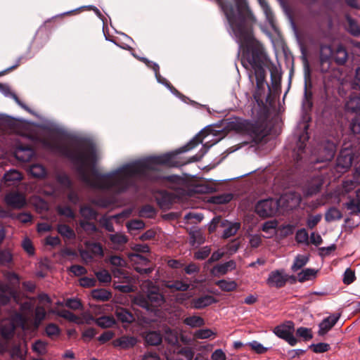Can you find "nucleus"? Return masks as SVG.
<instances>
[{
	"label": "nucleus",
	"mask_w": 360,
	"mask_h": 360,
	"mask_svg": "<svg viewBox=\"0 0 360 360\" xmlns=\"http://www.w3.org/2000/svg\"><path fill=\"white\" fill-rule=\"evenodd\" d=\"M32 139L44 148L70 159L77 165L81 181L94 188L123 191L136 178L157 181L159 166H174L172 155L163 154L127 165L111 174H101L94 168L97 155L93 147L85 146L72 149L56 136L45 131L37 133Z\"/></svg>",
	"instance_id": "f257e3e1"
},
{
	"label": "nucleus",
	"mask_w": 360,
	"mask_h": 360,
	"mask_svg": "<svg viewBox=\"0 0 360 360\" xmlns=\"http://www.w3.org/2000/svg\"><path fill=\"white\" fill-rule=\"evenodd\" d=\"M95 323L102 328H108L112 327L115 324V320L112 316H103L96 319Z\"/></svg>",
	"instance_id": "c85d7f7f"
},
{
	"label": "nucleus",
	"mask_w": 360,
	"mask_h": 360,
	"mask_svg": "<svg viewBox=\"0 0 360 360\" xmlns=\"http://www.w3.org/2000/svg\"><path fill=\"white\" fill-rule=\"evenodd\" d=\"M194 336L198 339H207L212 336L215 337L216 333L213 332L211 329L204 328L195 331Z\"/></svg>",
	"instance_id": "09e8293b"
},
{
	"label": "nucleus",
	"mask_w": 360,
	"mask_h": 360,
	"mask_svg": "<svg viewBox=\"0 0 360 360\" xmlns=\"http://www.w3.org/2000/svg\"><path fill=\"white\" fill-rule=\"evenodd\" d=\"M148 302L149 301L147 295H145L143 294L137 295L133 300L134 304L142 308L146 309L147 310H151Z\"/></svg>",
	"instance_id": "4c0bfd02"
},
{
	"label": "nucleus",
	"mask_w": 360,
	"mask_h": 360,
	"mask_svg": "<svg viewBox=\"0 0 360 360\" xmlns=\"http://www.w3.org/2000/svg\"><path fill=\"white\" fill-rule=\"evenodd\" d=\"M143 338L148 345L153 346L159 345L162 340V335L157 331L147 332L143 335Z\"/></svg>",
	"instance_id": "5701e85b"
},
{
	"label": "nucleus",
	"mask_w": 360,
	"mask_h": 360,
	"mask_svg": "<svg viewBox=\"0 0 360 360\" xmlns=\"http://www.w3.org/2000/svg\"><path fill=\"white\" fill-rule=\"evenodd\" d=\"M79 224H80V226L86 232H87L89 233H94L97 230L96 226L94 223L89 222L88 221H85V220L81 221Z\"/></svg>",
	"instance_id": "774afa93"
},
{
	"label": "nucleus",
	"mask_w": 360,
	"mask_h": 360,
	"mask_svg": "<svg viewBox=\"0 0 360 360\" xmlns=\"http://www.w3.org/2000/svg\"><path fill=\"white\" fill-rule=\"evenodd\" d=\"M56 210L59 214L66 217L74 219L75 217L73 210L69 206H58Z\"/></svg>",
	"instance_id": "13d9d810"
},
{
	"label": "nucleus",
	"mask_w": 360,
	"mask_h": 360,
	"mask_svg": "<svg viewBox=\"0 0 360 360\" xmlns=\"http://www.w3.org/2000/svg\"><path fill=\"white\" fill-rule=\"evenodd\" d=\"M224 11L229 23L238 39L240 44H245L240 55V62L243 68L248 72V78L254 84L255 79V90L253 93L255 101L258 105L263 103L265 94L266 72L264 68L269 61L262 46L256 41L252 35V29L248 22L254 20L245 0H234L238 13V20H236L233 6L224 3L223 0H216Z\"/></svg>",
	"instance_id": "f03ea898"
},
{
	"label": "nucleus",
	"mask_w": 360,
	"mask_h": 360,
	"mask_svg": "<svg viewBox=\"0 0 360 360\" xmlns=\"http://www.w3.org/2000/svg\"><path fill=\"white\" fill-rule=\"evenodd\" d=\"M236 262L230 260L224 264H217L211 269V274L214 276H220L225 275L228 271L235 269Z\"/></svg>",
	"instance_id": "f3484780"
},
{
	"label": "nucleus",
	"mask_w": 360,
	"mask_h": 360,
	"mask_svg": "<svg viewBox=\"0 0 360 360\" xmlns=\"http://www.w3.org/2000/svg\"><path fill=\"white\" fill-rule=\"evenodd\" d=\"M22 178V176L21 173L15 169L10 170L9 172H6L4 176L6 183L11 182L12 184L20 181Z\"/></svg>",
	"instance_id": "c9c22d12"
},
{
	"label": "nucleus",
	"mask_w": 360,
	"mask_h": 360,
	"mask_svg": "<svg viewBox=\"0 0 360 360\" xmlns=\"http://www.w3.org/2000/svg\"><path fill=\"white\" fill-rule=\"evenodd\" d=\"M143 288L148 287V288L147 292V297L151 310H153L155 307H160L165 302L164 296L159 292L158 288L155 285H153L151 281H146L143 284Z\"/></svg>",
	"instance_id": "1a4fd4ad"
},
{
	"label": "nucleus",
	"mask_w": 360,
	"mask_h": 360,
	"mask_svg": "<svg viewBox=\"0 0 360 360\" xmlns=\"http://www.w3.org/2000/svg\"><path fill=\"white\" fill-rule=\"evenodd\" d=\"M139 214L143 217L152 218L155 216V211L152 206L146 205L140 210Z\"/></svg>",
	"instance_id": "052dcab7"
},
{
	"label": "nucleus",
	"mask_w": 360,
	"mask_h": 360,
	"mask_svg": "<svg viewBox=\"0 0 360 360\" xmlns=\"http://www.w3.org/2000/svg\"><path fill=\"white\" fill-rule=\"evenodd\" d=\"M274 333L279 338L286 341L290 346H295L297 340L294 336L295 323L292 321H286L276 326Z\"/></svg>",
	"instance_id": "6e6552de"
},
{
	"label": "nucleus",
	"mask_w": 360,
	"mask_h": 360,
	"mask_svg": "<svg viewBox=\"0 0 360 360\" xmlns=\"http://www.w3.org/2000/svg\"><path fill=\"white\" fill-rule=\"evenodd\" d=\"M86 248L93 255L103 257V250L102 245L98 243H86Z\"/></svg>",
	"instance_id": "c03bdc74"
},
{
	"label": "nucleus",
	"mask_w": 360,
	"mask_h": 360,
	"mask_svg": "<svg viewBox=\"0 0 360 360\" xmlns=\"http://www.w3.org/2000/svg\"><path fill=\"white\" fill-rule=\"evenodd\" d=\"M231 127L238 133L249 136L256 143L260 142L266 135L262 124L246 120L236 119L231 122Z\"/></svg>",
	"instance_id": "423d86ee"
},
{
	"label": "nucleus",
	"mask_w": 360,
	"mask_h": 360,
	"mask_svg": "<svg viewBox=\"0 0 360 360\" xmlns=\"http://www.w3.org/2000/svg\"><path fill=\"white\" fill-rule=\"evenodd\" d=\"M164 334L165 340L169 344L174 345L178 343V333L175 330L167 326L164 330Z\"/></svg>",
	"instance_id": "72a5a7b5"
},
{
	"label": "nucleus",
	"mask_w": 360,
	"mask_h": 360,
	"mask_svg": "<svg viewBox=\"0 0 360 360\" xmlns=\"http://www.w3.org/2000/svg\"><path fill=\"white\" fill-rule=\"evenodd\" d=\"M184 323L191 328H198L205 325L204 319L199 316H191L184 319Z\"/></svg>",
	"instance_id": "c756f323"
},
{
	"label": "nucleus",
	"mask_w": 360,
	"mask_h": 360,
	"mask_svg": "<svg viewBox=\"0 0 360 360\" xmlns=\"http://www.w3.org/2000/svg\"><path fill=\"white\" fill-rule=\"evenodd\" d=\"M30 174L37 178H42L46 175V169L44 167L39 164H34L30 167Z\"/></svg>",
	"instance_id": "e433bc0d"
},
{
	"label": "nucleus",
	"mask_w": 360,
	"mask_h": 360,
	"mask_svg": "<svg viewBox=\"0 0 360 360\" xmlns=\"http://www.w3.org/2000/svg\"><path fill=\"white\" fill-rule=\"evenodd\" d=\"M249 347L257 354H264L267 352V348L257 341H252L248 344Z\"/></svg>",
	"instance_id": "680f3d73"
},
{
	"label": "nucleus",
	"mask_w": 360,
	"mask_h": 360,
	"mask_svg": "<svg viewBox=\"0 0 360 360\" xmlns=\"http://www.w3.org/2000/svg\"><path fill=\"white\" fill-rule=\"evenodd\" d=\"M211 252V248L209 246H205L198 250L194 254V258L196 259H205Z\"/></svg>",
	"instance_id": "4d7b16f0"
},
{
	"label": "nucleus",
	"mask_w": 360,
	"mask_h": 360,
	"mask_svg": "<svg viewBox=\"0 0 360 360\" xmlns=\"http://www.w3.org/2000/svg\"><path fill=\"white\" fill-rule=\"evenodd\" d=\"M32 350L39 355H44L47 352V342L42 340H37L32 345Z\"/></svg>",
	"instance_id": "37998d69"
},
{
	"label": "nucleus",
	"mask_w": 360,
	"mask_h": 360,
	"mask_svg": "<svg viewBox=\"0 0 360 360\" xmlns=\"http://www.w3.org/2000/svg\"><path fill=\"white\" fill-rule=\"evenodd\" d=\"M354 154L351 149L345 147L341 150L336 162V170L338 172L344 173L352 166Z\"/></svg>",
	"instance_id": "9d476101"
},
{
	"label": "nucleus",
	"mask_w": 360,
	"mask_h": 360,
	"mask_svg": "<svg viewBox=\"0 0 360 360\" xmlns=\"http://www.w3.org/2000/svg\"><path fill=\"white\" fill-rule=\"evenodd\" d=\"M0 90L2 91L6 95H10L15 100V101L22 108L27 110H28V108L20 101L17 95L11 91L8 86L0 84Z\"/></svg>",
	"instance_id": "a18cd8bd"
},
{
	"label": "nucleus",
	"mask_w": 360,
	"mask_h": 360,
	"mask_svg": "<svg viewBox=\"0 0 360 360\" xmlns=\"http://www.w3.org/2000/svg\"><path fill=\"white\" fill-rule=\"evenodd\" d=\"M45 332L49 338L54 339L60 335V330L56 324L49 323L46 326Z\"/></svg>",
	"instance_id": "79ce46f5"
},
{
	"label": "nucleus",
	"mask_w": 360,
	"mask_h": 360,
	"mask_svg": "<svg viewBox=\"0 0 360 360\" xmlns=\"http://www.w3.org/2000/svg\"><path fill=\"white\" fill-rule=\"evenodd\" d=\"M295 240L299 243H307L309 235L306 229H302L298 230L295 235Z\"/></svg>",
	"instance_id": "bf43d9fd"
},
{
	"label": "nucleus",
	"mask_w": 360,
	"mask_h": 360,
	"mask_svg": "<svg viewBox=\"0 0 360 360\" xmlns=\"http://www.w3.org/2000/svg\"><path fill=\"white\" fill-rule=\"evenodd\" d=\"M340 313L330 314L329 316L323 319L319 325V335L323 336L330 331L336 324L340 318Z\"/></svg>",
	"instance_id": "f8f14e48"
},
{
	"label": "nucleus",
	"mask_w": 360,
	"mask_h": 360,
	"mask_svg": "<svg viewBox=\"0 0 360 360\" xmlns=\"http://www.w3.org/2000/svg\"><path fill=\"white\" fill-rule=\"evenodd\" d=\"M115 314L117 319L123 323H131L134 319L132 314L122 307L117 308Z\"/></svg>",
	"instance_id": "a878e982"
},
{
	"label": "nucleus",
	"mask_w": 360,
	"mask_h": 360,
	"mask_svg": "<svg viewBox=\"0 0 360 360\" xmlns=\"http://www.w3.org/2000/svg\"><path fill=\"white\" fill-rule=\"evenodd\" d=\"M308 257L304 255H297L294 261V263L292 266V270L293 271H297L301 268H302L308 262Z\"/></svg>",
	"instance_id": "49530a36"
},
{
	"label": "nucleus",
	"mask_w": 360,
	"mask_h": 360,
	"mask_svg": "<svg viewBox=\"0 0 360 360\" xmlns=\"http://www.w3.org/2000/svg\"><path fill=\"white\" fill-rule=\"evenodd\" d=\"M129 259L134 269L141 274H149L153 270V268L148 266L149 260L139 254H129Z\"/></svg>",
	"instance_id": "9b49d317"
},
{
	"label": "nucleus",
	"mask_w": 360,
	"mask_h": 360,
	"mask_svg": "<svg viewBox=\"0 0 360 360\" xmlns=\"http://www.w3.org/2000/svg\"><path fill=\"white\" fill-rule=\"evenodd\" d=\"M34 152L30 147H18L15 151V158L22 162H28L34 156Z\"/></svg>",
	"instance_id": "412c9836"
},
{
	"label": "nucleus",
	"mask_w": 360,
	"mask_h": 360,
	"mask_svg": "<svg viewBox=\"0 0 360 360\" xmlns=\"http://www.w3.org/2000/svg\"><path fill=\"white\" fill-rule=\"evenodd\" d=\"M203 141V139L202 138L201 134H198L195 137H193L186 145L183 146L181 148L182 152H187L197 146H198L200 143H202Z\"/></svg>",
	"instance_id": "58836bf2"
},
{
	"label": "nucleus",
	"mask_w": 360,
	"mask_h": 360,
	"mask_svg": "<svg viewBox=\"0 0 360 360\" xmlns=\"http://www.w3.org/2000/svg\"><path fill=\"white\" fill-rule=\"evenodd\" d=\"M114 278L124 279L125 282L129 283L131 278L129 276L128 272L122 268H114L112 269Z\"/></svg>",
	"instance_id": "a19ab883"
},
{
	"label": "nucleus",
	"mask_w": 360,
	"mask_h": 360,
	"mask_svg": "<svg viewBox=\"0 0 360 360\" xmlns=\"http://www.w3.org/2000/svg\"><path fill=\"white\" fill-rule=\"evenodd\" d=\"M349 128L354 134H360V115H357L354 119H352L349 125Z\"/></svg>",
	"instance_id": "e2e57ef3"
},
{
	"label": "nucleus",
	"mask_w": 360,
	"mask_h": 360,
	"mask_svg": "<svg viewBox=\"0 0 360 360\" xmlns=\"http://www.w3.org/2000/svg\"><path fill=\"white\" fill-rule=\"evenodd\" d=\"M12 254L8 250L0 251V264L5 265L12 261Z\"/></svg>",
	"instance_id": "338daca9"
},
{
	"label": "nucleus",
	"mask_w": 360,
	"mask_h": 360,
	"mask_svg": "<svg viewBox=\"0 0 360 360\" xmlns=\"http://www.w3.org/2000/svg\"><path fill=\"white\" fill-rule=\"evenodd\" d=\"M348 52L342 44L335 48L330 45H321L320 47V70L323 73L329 72L333 60L338 65H345L348 60Z\"/></svg>",
	"instance_id": "39448f33"
},
{
	"label": "nucleus",
	"mask_w": 360,
	"mask_h": 360,
	"mask_svg": "<svg viewBox=\"0 0 360 360\" xmlns=\"http://www.w3.org/2000/svg\"><path fill=\"white\" fill-rule=\"evenodd\" d=\"M164 286L178 291H186L189 288V284L181 281H167L164 282Z\"/></svg>",
	"instance_id": "b1692460"
},
{
	"label": "nucleus",
	"mask_w": 360,
	"mask_h": 360,
	"mask_svg": "<svg viewBox=\"0 0 360 360\" xmlns=\"http://www.w3.org/2000/svg\"><path fill=\"white\" fill-rule=\"evenodd\" d=\"M109 262L115 266V268H123L127 265L126 261L122 257L117 255L111 256L109 258Z\"/></svg>",
	"instance_id": "5fc2aeb1"
},
{
	"label": "nucleus",
	"mask_w": 360,
	"mask_h": 360,
	"mask_svg": "<svg viewBox=\"0 0 360 360\" xmlns=\"http://www.w3.org/2000/svg\"><path fill=\"white\" fill-rule=\"evenodd\" d=\"M287 280L288 278L283 271L276 270L269 274L266 283L269 286L280 288L285 285Z\"/></svg>",
	"instance_id": "4468645a"
},
{
	"label": "nucleus",
	"mask_w": 360,
	"mask_h": 360,
	"mask_svg": "<svg viewBox=\"0 0 360 360\" xmlns=\"http://www.w3.org/2000/svg\"><path fill=\"white\" fill-rule=\"evenodd\" d=\"M321 155L316 160V162H323L331 160L335 154L336 148L334 143L328 142L326 146H320Z\"/></svg>",
	"instance_id": "2eb2a0df"
},
{
	"label": "nucleus",
	"mask_w": 360,
	"mask_h": 360,
	"mask_svg": "<svg viewBox=\"0 0 360 360\" xmlns=\"http://www.w3.org/2000/svg\"><path fill=\"white\" fill-rule=\"evenodd\" d=\"M137 343V339L134 336L123 335L112 342L115 347L127 349L133 347Z\"/></svg>",
	"instance_id": "dca6fc26"
},
{
	"label": "nucleus",
	"mask_w": 360,
	"mask_h": 360,
	"mask_svg": "<svg viewBox=\"0 0 360 360\" xmlns=\"http://www.w3.org/2000/svg\"><path fill=\"white\" fill-rule=\"evenodd\" d=\"M215 302H217V300L213 296L205 295L193 299L191 302V307L194 309H202Z\"/></svg>",
	"instance_id": "6ab92c4d"
},
{
	"label": "nucleus",
	"mask_w": 360,
	"mask_h": 360,
	"mask_svg": "<svg viewBox=\"0 0 360 360\" xmlns=\"http://www.w3.org/2000/svg\"><path fill=\"white\" fill-rule=\"evenodd\" d=\"M96 278L101 283H108L111 281V274L106 269H102L95 273Z\"/></svg>",
	"instance_id": "864d4df0"
},
{
	"label": "nucleus",
	"mask_w": 360,
	"mask_h": 360,
	"mask_svg": "<svg viewBox=\"0 0 360 360\" xmlns=\"http://www.w3.org/2000/svg\"><path fill=\"white\" fill-rule=\"evenodd\" d=\"M46 311L44 307L38 305L34 309V328H38L41 322L45 319Z\"/></svg>",
	"instance_id": "bb28decb"
},
{
	"label": "nucleus",
	"mask_w": 360,
	"mask_h": 360,
	"mask_svg": "<svg viewBox=\"0 0 360 360\" xmlns=\"http://www.w3.org/2000/svg\"><path fill=\"white\" fill-rule=\"evenodd\" d=\"M347 20L348 22L347 30L349 32L356 37L360 36V27L356 22L349 16H347Z\"/></svg>",
	"instance_id": "de8ad7c7"
},
{
	"label": "nucleus",
	"mask_w": 360,
	"mask_h": 360,
	"mask_svg": "<svg viewBox=\"0 0 360 360\" xmlns=\"http://www.w3.org/2000/svg\"><path fill=\"white\" fill-rule=\"evenodd\" d=\"M215 284L223 291L225 292H231L235 290L237 287L238 284L235 281H230V280H219L217 281Z\"/></svg>",
	"instance_id": "cd10ccee"
},
{
	"label": "nucleus",
	"mask_w": 360,
	"mask_h": 360,
	"mask_svg": "<svg viewBox=\"0 0 360 360\" xmlns=\"http://www.w3.org/2000/svg\"><path fill=\"white\" fill-rule=\"evenodd\" d=\"M240 227V223H229L228 226L224 231L223 238H228L234 236Z\"/></svg>",
	"instance_id": "ea45409f"
},
{
	"label": "nucleus",
	"mask_w": 360,
	"mask_h": 360,
	"mask_svg": "<svg viewBox=\"0 0 360 360\" xmlns=\"http://www.w3.org/2000/svg\"><path fill=\"white\" fill-rule=\"evenodd\" d=\"M297 336L302 338L305 341H308L313 338L312 331L310 328L305 327H300L296 330Z\"/></svg>",
	"instance_id": "3c124183"
},
{
	"label": "nucleus",
	"mask_w": 360,
	"mask_h": 360,
	"mask_svg": "<svg viewBox=\"0 0 360 360\" xmlns=\"http://www.w3.org/2000/svg\"><path fill=\"white\" fill-rule=\"evenodd\" d=\"M20 311L22 313L16 311L11 314L8 319L1 321L0 323V354L5 352L8 347V340L13 336L15 329L17 326L25 329L27 323V317L22 314L28 313L32 311V304L31 302H25L20 304Z\"/></svg>",
	"instance_id": "7ed1b4c3"
},
{
	"label": "nucleus",
	"mask_w": 360,
	"mask_h": 360,
	"mask_svg": "<svg viewBox=\"0 0 360 360\" xmlns=\"http://www.w3.org/2000/svg\"><path fill=\"white\" fill-rule=\"evenodd\" d=\"M132 55L139 60L143 63L148 68L152 69L154 71L155 74L158 73V72L160 71V67L158 63L153 61H150L146 58L139 57L134 53H132Z\"/></svg>",
	"instance_id": "8fccbe9b"
},
{
	"label": "nucleus",
	"mask_w": 360,
	"mask_h": 360,
	"mask_svg": "<svg viewBox=\"0 0 360 360\" xmlns=\"http://www.w3.org/2000/svg\"><path fill=\"white\" fill-rule=\"evenodd\" d=\"M4 276L9 284L0 283V304L1 305L7 304L10 302L11 297L15 298L17 289L20 286V278L15 273L8 271Z\"/></svg>",
	"instance_id": "0eeeda50"
},
{
	"label": "nucleus",
	"mask_w": 360,
	"mask_h": 360,
	"mask_svg": "<svg viewBox=\"0 0 360 360\" xmlns=\"http://www.w3.org/2000/svg\"><path fill=\"white\" fill-rule=\"evenodd\" d=\"M354 271L351 269H347L344 273L343 283L346 285L352 283L355 280Z\"/></svg>",
	"instance_id": "0e129e2a"
},
{
	"label": "nucleus",
	"mask_w": 360,
	"mask_h": 360,
	"mask_svg": "<svg viewBox=\"0 0 360 360\" xmlns=\"http://www.w3.org/2000/svg\"><path fill=\"white\" fill-rule=\"evenodd\" d=\"M22 246L24 250L29 255H34V248L33 246V244L32 241L27 238H25L22 243Z\"/></svg>",
	"instance_id": "69168bd1"
},
{
	"label": "nucleus",
	"mask_w": 360,
	"mask_h": 360,
	"mask_svg": "<svg viewBox=\"0 0 360 360\" xmlns=\"http://www.w3.org/2000/svg\"><path fill=\"white\" fill-rule=\"evenodd\" d=\"M91 296L96 300L108 301L111 298L112 294L105 289H95L92 290Z\"/></svg>",
	"instance_id": "7c9ffc66"
},
{
	"label": "nucleus",
	"mask_w": 360,
	"mask_h": 360,
	"mask_svg": "<svg viewBox=\"0 0 360 360\" xmlns=\"http://www.w3.org/2000/svg\"><path fill=\"white\" fill-rule=\"evenodd\" d=\"M6 203L13 208H22L26 204V198L23 194L18 192H12L6 195Z\"/></svg>",
	"instance_id": "ddd939ff"
},
{
	"label": "nucleus",
	"mask_w": 360,
	"mask_h": 360,
	"mask_svg": "<svg viewBox=\"0 0 360 360\" xmlns=\"http://www.w3.org/2000/svg\"><path fill=\"white\" fill-rule=\"evenodd\" d=\"M233 198L232 194L225 193L212 198V202L215 204H225L230 202Z\"/></svg>",
	"instance_id": "603ef678"
},
{
	"label": "nucleus",
	"mask_w": 360,
	"mask_h": 360,
	"mask_svg": "<svg viewBox=\"0 0 360 360\" xmlns=\"http://www.w3.org/2000/svg\"><path fill=\"white\" fill-rule=\"evenodd\" d=\"M342 217L340 210L334 207L329 208L325 214V219L328 222L340 220Z\"/></svg>",
	"instance_id": "f704fd0d"
},
{
	"label": "nucleus",
	"mask_w": 360,
	"mask_h": 360,
	"mask_svg": "<svg viewBox=\"0 0 360 360\" xmlns=\"http://www.w3.org/2000/svg\"><path fill=\"white\" fill-rule=\"evenodd\" d=\"M309 348L315 353H323L330 349V345L328 343L320 342L311 345Z\"/></svg>",
	"instance_id": "6e6d98bb"
},
{
	"label": "nucleus",
	"mask_w": 360,
	"mask_h": 360,
	"mask_svg": "<svg viewBox=\"0 0 360 360\" xmlns=\"http://www.w3.org/2000/svg\"><path fill=\"white\" fill-rule=\"evenodd\" d=\"M278 221L276 219L265 221L262 226V231L265 233L264 237L271 238L277 233Z\"/></svg>",
	"instance_id": "aec40b11"
},
{
	"label": "nucleus",
	"mask_w": 360,
	"mask_h": 360,
	"mask_svg": "<svg viewBox=\"0 0 360 360\" xmlns=\"http://www.w3.org/2000/svg\"><path fill=\"white\" fill-rule=\"evenodd\" d=\"M345 109L348 112H360V94L352 93L345 103Z\"/></svg>",
	"instance_id": "a211bd4d"
},
{
	"label": "nucleus",
	"mask_w": 360,
	"mask_h": 360,
	"mask_svg": "<svg viewBox=\"0 0 360 360\" xmlns=\"http://www.w3.org/2000/svg\"><path fill=\"white\" fill-rule=\"evenodd\" d=\"M301 197L296 193H287L281 196L278 200L267 198L259 200L255 205V212L262 218L275 215L279 207L285 210H292L300 205Z\"/></svg>",
	"instance_id": "20e7f679"
},
{
	"label": "nucleus",
	"mask_w": 360,
	"mask_h": 360,
	"mask_svg": "<svg viewBox=\"0 0 360 360\" xmlns=\"http://www.w3.org/2000/svg\"><path fill=\"white\" fill-rule=\"evenodd\" d=\"M345 207L349 211L351 215H358L360 214V200L353 198H349V201L344 204Z\"/></svg>",
	"instance_id": "393cba45"
},
{
	"label": "nucleus",
	"mask_w": 360,
	"mask_h": 360,
	"mask_svg": "<svg viewBox=\"0 0 360 360\" xmlns=\"http://www.w3.org/2000/svg\"><path fill=\"white\" fill-rule=\"evenodd\" d=\"M109 239L111 241L112 244L113 245L114 249L115 250H120L128 241L127 236L122 233L110 234L109 236Z\"/></svg>",
	"instance_id": "4be33fe9"
},
{
	"label": "nucleus",
	"mask_w": 360,
	"mask_h": 360,
	"mask_svg": "<svg viewBox=\"0 0 360 360\" xmlns=\"http://www.w3.org/2000/svg\"><path fill=\"white\" fill-rule=\"evenodd\" d=\"M317 271L312 269H305L297 274L298 281L304 283L316 276Z\"/></svg>",
	"instance_id": "473e14b6"
},
{
	"label": "nucleus",
	"mask_w": 360,
	"mask_h": 360,
	"mask_svg": "<svg viewBox=\"0 0 360 360\" xmlns=\"http://www.w3.org/2000/svg\"><path fill=\"white\" fill-rule=\"evenodd\" d=\"M57 231L65 238L73 239L75 238L74 230L66 224H58Z\"/></svg>",
	"instance_id": "2f4dec72"
}]
</instances>
